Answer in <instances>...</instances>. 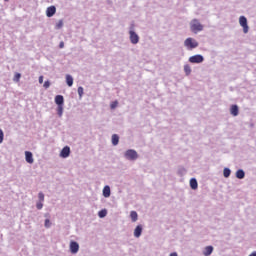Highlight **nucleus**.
Segmentation results:
<instances>
[{
  "mask_svg": "<svg viewBox=\"0 0 256 256\" xmlns=\"http://www.w3.org/2000/svg\"><path fill=\"white\" fill-rule=\"evenodd\" d=\"M184 47H186V49L191 51V50L197 49V47H199V42H197V40H195L193 38H187L184 41Z\"/></svg>",
  "mask_w": 256,
  "mask_h": 256,
  "instance_id": "obj_1",
  "label": "nucleus"
},
{
  "mask_svg": "<svg viewBox=\"0 0 256 256\" xmlns=\"http://www.w3.org/2000/svg\"><path fill=\"white\" fill-rule=\"evenodd\" d=\"M190 29L192 33H199V31L203 29V25L201 24V22H199V20L193 19L190 22Z\"/></svg>",
  "mask_w": 256,
  "mask_h": 256,
  "instance_id": "obj_2",
  "label": "nucleus"
},
{
  "mask_svg": "<svg viewBox=\"0 0 256 256\" xmlns=\"http://www.w3.org/2000/svg\"><path fill=\"white\" fill-rule=\"evenodd\" d=\"M125 157H126V159H129V161H135V159H137L139 157V155L137 154V151H135V150H127L125 152Z\"/></svg>",
  "mask_w": 256,
  "mask_h": 256,
  "instance_id": "obj_3",
  "label": "nucleus"
},
{
  "mask_svg": "<svg viewBox=\"0 0 256 256\" xmlns=\"http://www.w3.org/2000/svg\"><path fill=\"white\" fill-rule=\"evenodd\" d=\"M239 24L243 27V33H249V25H247V18L245 16H240Z\"/></svg>",
  "mask_w": 256,
  "mask_h": 256,
  "instance_id": "obj_4",
  "label": "nucleus"
},
{
  "mask_svg": "<svg viewBox=\"0 0 256 256\" xmlns=\"http://www.w3.org/2000/svg\"><path fill=\"white\" fill-rule=\"evenodd\" d=\"M129 35H130V42L132 43V45H137V43H139V35H137V33H135V31L133 30L129 31Z\"/></svg>",
  "mask_w": 256,
  "mask_h": 256,
  "instance_id": "obj_5",
  "label": "nucleus"
},
{
  "mask_svg": "<svg viewBox=\"0 0 256 256\" xmlns=\"http://www.w3.org/2000/svg\"><path fill=\"white\" fill-rule=\"evenodd\" d=\"M203 61H204L203 56H201V55H199V54L194 55V56H191V57L189 58V62H190V63H203Z\"/></svg>",
  "mask_w": 256,
  "mask_h": 256,
  "instance_id": "obj_6",
  "label": "nucleus"
},
{
  "mask_svg": "<svg viewBox=\"0 0 256 256\" xmlns=\"http://www.w3.org/2000/svg\"><path fill=\"white\" fill-rule=\"evenodd\" d=\"M69 155H71V148H69V146H65L60 153V157H62L63 159H67V157H69Z\"/></svg>",
  "mask_w": 256,
  "mask_h": 256,
  "instance_id": "obj_7",
  "label": "nucleus"
},
{
  "mask_svg": "<svg viewBox=\"0 0 256 256\" xmlns=\"http://www.w3.org/2000/svg\"><path fill=\"white\" fill-rule=\"evenodd\" d=\"M70 251L75 255V253H79V243L75 241L70 242Z\"/></svg>",
  "mask_w": 256,
  "mask_h": 256,
  "instance_id": "obj_8",
  "label": "nucleus"
},
{
  "mask_svg": "<svg viewBox=\"0 0 256 256\" xmlns=\"http://www.w3.org/2000/svg\"><path fill=\"white\" fill-rule=\"evenodd\" d=\"M55 13H57V8H55V6H50L46 10L47 17H53V15H55Z\"/></svg>",
  "mask_w": 256,
  "mask_h": 256,
  "instance_id": "obj_9",
  "label": "nucleus"
},
{
  "mask_svg": "<svg viewBox=\"0 0 256 256\" xmlns=\"http://www.w3.org/2000/svg\"><path fill=\"white\" fill-rule=\"evenodd\" d=\"M143 233V226L138 225L134 230V237H141V234Z\"/></svg>",
  "mask_w": 256,
  "mask_h": 256,
  "instance_id": "obj_10",
  "label": "nucleus"
},
{
  "mask_svg": "<svg viewBox=\"0 0 256 256\" xmlns=\"http://www.w3.org/2000/svg\"><path fill=\"white\" fill-rule=\"evenodd\" d=\"M230 113L233 117H237L239 115V107L237 105H232L230 108Z\"/></svg>",
  "mask_w": 256,
  "mask_h": 256,
  "instance_id": "obj_11",
  "label": "nucleus"
},
{
  "mask_svg": "<svg viewBox=\"0 0 256 256\" xmlns=\"http://www.w3.org/2000/svg\"><path fill=\"white\" fill-rule=\"evenodd\" d=\"M25 159L26 161L31 165L33 164L34 160H33V153L26 151L25 152Z\"/></svg>",
  "mask_w": 256,
  "mask_h": 256,
  "instance_id": "obj_12",
  "label": "nucleus"
},
{
  "mask_svg": "<svg viewBox=\"0 0 256 256\" xmlns=\"http://www.w3.org/2000/svg\"><path fill=\"white\" fill-rule=\"evenodd\" d=\"M64 101H65V99L63 98L62 95H57V96L55 97V103H56V105H58V106H63Z\"/></svg>",
  "mask_w": 256,
  "mask_h": 256,
  "instance_id": "obj_13",
  "label": "nucleus"
},
{
  "mask_svg": "<svg viewBox=\"0 0 256 256\" xmlns=\"http://www.w3.org/2000/svg\"><path fill=\"white\" fill-rule=\"evenodd\" d=\"M103 196L106 197V198L111 197V187L105 186L103 188Z\"/></svg>",
  "mask_w": 256,
  "mask_h": 256,
  "instance_id": "obj_14",
  "label": "nucleus"
},
{
  "mask_svg": "<svg viewBox=\"0 0 256 256\" xmlns=\"http://www.w3.org/2000/svg\"><path fill=\"white\" fill-rule=\"evenodd\" d=\"M66 83L68 85V87H73V76L67 74L66 75Z\"/></svg>",
  "mask_w": 256,
  "mask_h": 256,
  "instance_id": "obj_15",
  "label": "nucleus"
},
{
  "mask_svg": "<svg viewBox=\"0 0 256 256\" xmlns=\"http://www.w3.org/2000/svg\"><path fill=\"white\" fill-rule=\"evenodd\" d=\"M190 187H191V189H193V190H195V189H197V187H199V185H198V183H197V179L192 178V179L190 180Z\"/></svg>",
  "mask_w": 256,
  "mask_h": 256,
  "instance_id": "obj_16",
  "label": "nucleus"
},
{
  "mask_svg": "<svg viewBox=\"0 0 256 256\" xmlns=\"http://www.w3.org/2000/svg\"><path fill=\"white\" fill-rule=\"evenodd\" d=\"M211 253H213V246H207L204 249L203 255L209 256V255H211Z\"/></svg>",
  "mask_w": 256,
  "mask_h": 256,
  "instance_id": "obj_17",
  "label": "nucleus"
},
{
  "mask_svg": "<svg viewBox=\"0 0 256 256\" xmlns=\"http://www.w3.org/2000/svg\"><path fill=\"white\" fill-rule=\"evenodd\" d=\"M112 145L114 146L119 145V135L117 134L112 135Z\"/></svg>",
  "mask_w": 256,
  "mask_h": 256,
  "instance_id": "obj_18",
  "label": "nucleus"
},
{
  "mask_svg": "<svg viewBox=\"0 0 256 256\" xmlns=\"http://www.w3.org/2000/svg\"><path fill=\"white\" fill-rule=\"evenodd\" d=\"M130 217H131L133 223H135L137 221V219H139V215L135 211L130 212Z\"/></svg>",
  "mask_w": 256,
  "mask_h": 256,
  "instance_id": "obj_19",
  "label": "nucleus"
},
{
  "mask_svg": "<svg viewBox=\"0 0 256 256\" xmlns=\"http://www.w3.org/2000/svg\"><path fill=\"white\" fill-rule=\"evenodd\" d=\"M237 179H244L245 178V172L243 170H238L236 172Z\"/></svg>",
  "mask_w": 256,
  "mask_h": 256,
  "instance_id": "obj_20",
  "label": "nucleus"
},
{
  "mask_svg": "<svg viewBox=\"0 0 256 256\" xmlns=\"http://www.w3.org/2000/svg\"><path fill=\"white\" fill-rule=\"evenodd\" d=\"M184 71H185L186 75H191V66L185 65Z\"/></svg>",
  "mask_w": 256,
  "mask_h": 256,
  "instance_id": "obj_21",
  "label": "nucleus"
},
{
  "mask_svg": "<svg viewBox=\"0 0 256 256\" xmlns=\"http://www.w3.org/2000/svg\"><path fill=\"white\" fill-rule=\"evenodd\" d=\"M20 79H21V73H16L14 75L13 81H15L16 83H19Z\"/></svg>",
  "mask_w": 256,
  "mask_h": 256,
  "instance_id": "obj_22",
  "label": "nucleus"
},
{
  "mask_svg": "<svg viewBox=\"0 0 256 256\" xmlns=\"http://www.w3.org/2000/svg\"><path fill=\"white\" fill-rule=\"evenodd\" d=\"M224 177H229L231 175V170L229 168H225L223 171Z\"/></svg>",
  "mask_w": 256,
  "mask_h": 256,
  "instance_id": "obj_23",
  "label": "nucleus"
},
{
  "mask_svg": "<svg viewBox=\"0 0 256 256\" xmlns=\"http://www.w3.org/2000/svg\"><path fill=\"white\" fill-rule=\"evenodd\" d=\"M99 217L101 219H103V217H107V210H101L99 213H98Z\"/></svg>",
  "mask_w": 256,
  "mask_h": 256,
  "instance_id": "obj_24",
  "label": "nucleus"
},
{
  "mask_svg": "<svg viewBox=\"0 0 256 256\" xmlns=\"http://www.w3.org/2000/svg\"><path fill=\"white\" fill-rule=\"evenodd\" d=\"M38 199H39L41 202L45 201V194H43V192H40V193L38 194Z\"/></svg>",
  "mask_w": 256,
  "mask_h": 256,
  "instance_id": "obj_25",
  "label": "nucleus"
},
{
  "mask_svg": "<svg viewBox=\"0 0 256 256\" xmlns=\"http://www.w3.org/2000/svg\"><path fill=\"white\" fill-rule=\"evenodd\" d=\"M44 226L46 227V229H49V227H51V220L46 219Z\"/></svg>",
  "mask_w": 256,
  "mask_h": 256,
  "instance_id": "obj_26",
  "label": "nucleus"
},
{
  "mask_svg": "<svg viewBox=\"0 0 256 256\" xmlns=\"http://www.w3.org/2000/svg\"><path fill=\"white\" fill-rule=\"evenodd\" d=\"M63 27V20H59L56 24V29H61Z\"/></svg>",
  "mask_w": 256,
  "mask_h": 256,
  "instance_id": "obj_27",
  "label": "nucleus"
},
{
  "mask_svg": "<svg viewBox=\"0 0 256 256\" xmlns=\"http://www.w3.org/2000/svg\"><path fill=\"white\" fill-rule=\"evenodd\" d=\"M78 95H79V98L81 99V97H83V87H78Z\"/></svg>",
  "mask_w": 256,
  "mask_h": 256,
  "instance_id": "obj_28",
  "label": "nucleus"
},
{
  "mask_svg": "<svg viewBox=\"0 0 256 256\" xmlns=\"http://www.w3.org/2000/svg\"><path fill=\"white\" fill-rule=\"evenodd\" d=\"M117 105H119V102L114 101V102H112V103L110 104V107H111V109H116V108H117Z\"/></svg>",
  "mask_w": 256,
  "mask_h": 256,
  "instance_id": "obj_29",
  "label": "nucleus"
},
{
  "mask_svg": "<svg viewBox=\"0 0 256 256\" xmlns=\"http://www.w3.org/2000/svg\"><path fill=\"white\" fill-rule=\"evenodd\" d=\"M49 87H51V82L45 81V82H44V88H45V89H49Z\"/></svg>",
  "mask_w": 256,
  "mask_h": 256,
  "instance_id": "obj_30",
  "label": "nucleus"
},
{
  "mask_svg": "<svg viewBox=\"0 0 256 256\" xmlns=\"http://www.w3.org/2000/svg\"><path fill=\"white\" fill-rule=\"evenodd\" d=\"M58 115L61 117L63 115V106H58Z\"/></svg>",
  "mask_w": 256,
  "mask_h": 256,
  "instance_id": "obj_31",
  "label": "nucleus"
},
{
  "mask_svg": "<svg viewBox=\"0 0 256 256\" xmlns=\"http://www.w3.org/2000/svg\"><path fill=\"white\" fill-rule=\"evenodd\" d=\"M36 207H37V209H39V210L43 209V203H42V202H38V203L36 204Z\"/></svg>",
  "mask_w": 256,
  "mask_h": 256,
  "instance_id": "obj_32",
  "label": "nucleus"
},
{
  "mask_svg": "<svg viewBox=\"0 0 256 256\" xmlns=\"http://www.w3.org/2000/svg\"><path fill=\"white\" fill-rule=\"evenodd\" d=\"M3 137H4L3 130L0 129V143H3Z\"/></svg>",
  "mask_w": 256,
  "mask_h": 256,
  "instance_id": "obj_33",
  "label": "nucleus"
},
{
  "mask_svg": "<svg viewBox=\"0 0 256 256\" xmlns=\"http://www.w3.org/2000/svg\"><path fill=\"white\" fill-rule=\"evenodd\" d=\"M63 47H65V43H64V42H60L59 48H60V49H63Z\"/></svg>",
  "mask_w": 256,
  "mask_h": 256,
  "instance_id": "obj_34",
  "label": "nucleus"
},
{
  "mask_svg": "<svg viewBox=\"0 0 256 256\" xmlns=\"http://www.w3.org/2000/svg\"><path fill=\"white\" fill-rule=\"evenodd\" d=\"M39 83H40V85H42V83H43V76L39 77Z\"/></svg>",
  "mask_w": 256,
  "mask_h": 256,
  "instance_id": "obj_35",
  "label": "nucleus"
},
{
  "mask_svg": "<svg viewBox=\"0 0 256 256\" xmlns=\"http://www.w3.org/2000/svg\"><path fill=\"white\" fill-rule=\"evenodd\" d=\"M170 256H177V252L171 253Z\"/></svg>",
  "mask_w": 256,
  "mask_h": 256,
  "instance_id": "obj_36",
  "label": "nucleus"
},
{
  "mask_svg": "<svg viewBox=\"0 0 256 256\" xmlns=\"http://www.w3.org/2000/svg\"><path fill=\"white\" fill-rule=\"evenodd\" d=\"M4 1H9V0H4Z\"/></svg>",
  "mask_w": 256,
  "mask_h": 256,
  "instance_id": "obj_37",
  "label": "nucleus"
}]
</instances>
